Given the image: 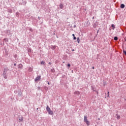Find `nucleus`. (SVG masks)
Returning <instances> with one entry per match:
<instances>
[{"mask_svg": "<svg viewBox=\"0 0 126 126\" xmlns=\"http://www.w3.org/2000/svg\"><path fill=\"white\" fill-rule=\"evenodd\" d=\"M46 111H47L49 115H54V112L51 110V108H50V107L48 106H47L46 107Z\"/></svg>", "mask_w": 126, "mask_h": 126, "instance_id": "f257e3e1", "label": "nucleus"}, {"mask_svg": "<svg viewBox=\"0 0 126 126\" xmlns=\"http://www.w3.org/2000/svg\"><path fill=\"white\" fill-rule=\"evenodd\" d=\"M9 70V69L7 68H5L4 69V71H3V75L4 78H5V79L6 78V73Z\"/></svg>", "mask_w": 126, "mask_h": 126, "instance_id": "f03ea898", "label": "nucleus"}, {"mask_svg": "<svg viewBox=\"0 0 126 126\" xmlns=\"http://www.w3.org/2000/svg\"><path fill=\"white\" fill-rule=\"evenodd\" d=\"M40 79H41V76H38L35 79L34 81H35V82H37V81H39Z\"/></svg>", "mask_w": 126, "mask_h": 126, "instance_id": "7ed1b4c3", "label": "nucleus"}, {"mask_svg": "<svg viewBox=\"0 0 126 126\" xmlns=\"http://www.w3.org/2000/svg\"><path fill=\"white\" fill-rule=\"evenodd\" d=\"M19 123L23 122V117L19 116Z\"/></svg>", "mask_w": 126, "mask_h": 126, "instance_id": "20e7f679", "label": "nucleus"}, {"mask_svg": "<svg viewBox=\"0 0 126 126\" xmlns=\"http://www.w3.org/2000/svg\"><path fill=\"white\" fill-rule=\"evenodd\" d=\"M63 8V3H60V8L61 9H62V8Z\"/></svg>", "mask_w": 126, "mask_h": 126, "instance_id": "39448f33", "label": "nucleus"}, {"mask_svg": "<svg viewBox=\"0 0 126 126\" xmlns=\"http://www.w3.org/2000/svg\"><path fill=\"white\" fill-rule=\"evenodd\" d=\"M29 71L30 72H32V71H33V68L30 67L29 68Z\"/></svg>", "mask_w": 126, "mask_h": 126, "instance_id": "423d86ee", "label": "nucleus"}, {"mask_svg": "<svg viewBox=\"0 0 126 126\" xmlns=\"http://www.w3.org/2000/svg\"><path fill=\"white\" fill-rule=\"evenodd\" d=\"M115 28H116V27H115V25H114V24H112L111 29H112V30H114L115 29Z\"/></svg>", "mask_w": 126, "mask_h": 126, "instance_id": "0eeeda50", "label": "nucleus"}, {"mask_svg": "<svg viewBox=\"0 0 126 126\" xmlns=\"http://www.w3.org/2000/svg\"><path fill=\"white\" fill-rule=\"evenodd\" d=\"M88 121V120H87V116H84V122H85V123L86 122H87Z\"/></svg>", "mask_w": 126, "mask_h": 126, "instance_id": "6e6552de", "label": "nucleus"}, {"mask_svg": "<svg viewBox=\"0 0 126 126\" xmlns=\"http://www.w3.org/2000/svg\"><path fill=\"white\" fill-rule=\"evenodd\" d=\"M116 117L117 119H118V120H120V119H121V116L118 114H116Z\"/></svg>", "mask_w": 126, "mask_h": 126, "instance_id": "1a4fd4ad", "label": "nucleus"}, {"mask_svg": "<svg viewBox=\"0 0 126 126\" xmlns=\"http://www.w3.org/2000/svg\"><path fill=\"white\" fill-rule=\"evenodd\" d=\"M74 94H77V95H79V94H80V93H79V91H76L74 92Z\"/></svg>", "mask_w": 126, "mask_h": 126, "instance_id": "9d476101", "label": "nucleus"}, {"mask_svg": "<svg viewBox=\"0 0 126 126\" xmlns=\"http://www.w3.org/2000/svg\"><path fill=\"white\" fill-rule=\"evenodd\" d=\"M121 8H125V5L124 4H122L120 6Z\"/></svg>", "mask_w": 126, "mask_h": 126, "instance_id": "9b49d317", "label": "nucleus"}, {"mask_svg": "<svg viewBox=\"0 0 126 126\" xmlns=\"http://www.w3.org/2000/svg\"><path fill=\"white\" fill-rule=\"evenodd\" d=\"M86 123V124L87 125V126H89V125H90V123L89 122V121H86V122H85Z\"/></svg>", "mask_w": 126, "mask_h": 126, "instance_id": "f8f14e48", "label": "nucleus"}, {"mask_svg": "<svg viewBox=\"0 0 126 126\" xmlns=\"http://www.w3.org/2000/svg\"><path fill=\"white\" fill-rule=\"evenodd\" d=\"M44 89L46 91H48V90H49V88H48L47 87H44Z\"/></svg>", "mask_w": 126, "mask_h": 126, "instance_id": "ddd939ff", "label": "nucleus"}, {"mask_svg": "<svg viewBox=\"0 0 126 126\" xmlns=\"http://www.w3.org/2000/svg\"><path fill=\"white\" fill-rule=\"evenodd\" d=\"M51 49H52V50H55V49H56V46H52Z\"/></svg>", "mask_w": 126, "mask_h": 126, "instance_id": "4468645a", "label": "nucleus"}, {"mask_svg": "<svg viewBox=\"0 0 126 126\" xmlns=\"http://www.w3.org/2000/svg\"><path fill=\"white\" fill-rule=\"evenodd\" d=\"M114 39L115 40V41H118V37H114Z\"/></svg>", "mask_w": 126, "mask_h": 126, "instance_id": "2eb2a0df", "label": "nucleus"}, {"mask_svg": "<svg viewBox=\"0 0 126 126\" xmlns=\"http://www.w3.org/2000/svg\"><path fill=\"white\" fill-rule=\"evenodd\" d=\"M8 12H10V13H11L12 12V10L11 9L8 10Z\"/></svg>", "mask_w": 126, "mask_h": 126, "instance_id": "dca6fc26", "label": "nucleus"}, {"mask_svg": "<svg viewBox=\"0 0 126 126\" xmlns=\"http://www.w3.org/2000/svg\"><path fill=\"white\" fill-rule=\"evenodd\" d=\"M51 72L54 73V72H55V70L54 69H51Z\"/></svg>", "mask_w": 126, "mask_h": 126, "instance_id": "f3484780", "label": "nucleus"}, {"mask_svg": "<svg viewBox=\"0 0 126 126\" xmlns=\"http://www.w3.org/2000/svg\"><path fill=\"white\" fill-rule=\"evenodd\" d=\"M5 56H8V53L7 51H5Z\"/></svg>", "mask_w": 126, "mask_h": 126, "instance_id": "a211bd4d", "label": "nucleus"}, {"mask_svg": "<svg viewBox=\"0 0 126 126\" xmlns=\"http://www.w3.org/2000/svg\"><path fill=\"white\" fill-rule=\"evenodd\" d=\"M41 64H45V62L42 61L41 63Z\"/></svg>", "mask_w": 126, "mask_h": 126, "instance_id": "6ab92c4d", "label": "nucleus"}, {"mask_svg": "<svg viewBox=\"0 0 126 126\" xmlns=\"http://www.w3.org/2000/svg\"><path fill=\"white\" fill-rule=\"evenodd\" d=\"M22 64H19V67H21V68H22Z\"/></svg>", "mask_w": 126, "mask_h": 126, "instance_id": "aec40b11", "label": "nucleus"}, {"mask_svg": "<svg viewBox=\"0 0 126 126\" xmlns=\"http://www.w3.org/2000/svg\"><path fill=\"white\" fill-rule=\"evenodd\" d=\"M16 16H19V13H16Z\"/></svg>", "mask_w": 126, "mask_h": 126, "instance_id": "412c9836", "label": "nucleus"}, {"mask_svg": "<svg viewBox=\"0 0 126 126\" xmlns=\"http://www.w3.org/2000/svg\"><path fill=\"white\" fill-rule=\"evenodd\" d=\"M14 57L15 59H16V58H17V55L16 54V55H14Z\"/></svg>", "mask_w": 126, "mask_h": 126, "instance_id": "4be33fe9", "label": "nucleus"}, {"mask_svg": "<svg viewBox=\"0 0 126 126\" xmlns=\"http://www.w3.org/2000/svg\"><path fill=\"white\" fill-rule=\"evenodd\" d=\"M28 52H29L30 53H31V49H29Z\"/></svg>", "mask_w": 126, "mask_h": 126, "instance_id": "5701e85b", "label": "nucleus"}, {"mask_svg": "<svg viewBox=\"0 0 126 126\" xmlns=\"http://www.w3.org/2000/svg\"><path fill=\"white\" fill-rule=\"evenodd\" d=\"M67 66H68V67H70V64L68 63L67 64Z\"/></svg>", "mask_w": 126, "mask_h": 126, "instance_id": "b1692460", "label": "nucleus"}, {"mask_svg": "<svg viewBox=\"0 0 126 126\" xmlns=\"http://www.w3.org/2000/svg\"><path fill=\"white\" fill-rule=\"evenodd\" d=\"M73 39H74V40H76V37L74 36V37H73Z\"/></svg>", "mask_w": 126, "mask_h": 126, "instance_id": "393cba45", "label": "nucleus"}, {"mask_svg": "<svg viewBox=\"0 0 126 126\" xmlns=\"http://www.w3.org/2000/svg\"><path fill=\"white\" fill-rule=\"evenodd\" d=\"M77 40H78V43H79V37H78V38H77Z\"/></svg>", "mask_w": 126, "mask_h": 126, "instance_id": "a878e982", "label": "nucleus"}, {"mask_svg": "<svg viewBox=\"0 0 126 126\" xmlns=\"http://www.w3.org/2000/svg\"><path fill=\"white\" fill-rule=\"evenodd\" d=\"M124 53L125 55H126V51H124Z\"/></svg>", "mask_w": 126, "mask_h": 126, "instance_id": "bb28decb", "label": "nucleus"}, {"mask_svg": "<svg viewBox=\"0 0 126 126\" xmlns=\"http://www.w3.org/2000/svg\"><path fill=\"white\" fill-rule=\"evenodd\" d=\"M49 64H50V65L52 64V63L49 62Z\"/></svg>", "mask_w": 126, "mask_h": 126, "instance_id": "cd10ccee", "label": "nucleus"}, {"mask_svg": "<svg viewBox=\"0 0 126 126\" xmlns=\"http://www.w3.org/2000/svg\"><path fill=\"white\" fill-rule=\"evenodd\" d=\"M108 97H109V92H108Z\"/></svg>", "mask_w": 126, "mask_h": 126, "instance_id": "c85d7f7f", "label": "nucleus"}, {"mask_svg": "<svg viewBox=\"0 0 126 126\" xmlns=\"http://www.w3.org/2000/svg\"><path fill=\"white\" fill-rule=\"evenodd\" d=\"M72 36H73V37L75 36V35H74V34H72Z\"/></svg>", "mask_w": 126, "mask_h": 126, "instance_id": "c756f323", "label": "nucleus"}, {"mask_svg": "<svg viewBox=\"0 0 126 126\" xmlns=\"http://www.w3.org/2000/svg\"><path fill=\"white\" fill-rule=\"evenodd\" d=\"M14 66H15L16 65V63H14Z\"/></svg>", "mask_w": 126, "mask_h": 126, "instance_id": "7c9ffc66", "label": "nucleus"}, {"mask_svg": "<svg viewBox=\"0 0 126 126\" xmlns=\"http://www.w3.org/2000/svg\"><path fill=\"white\" fill-rule=\"evenodd\" d=\"M48 85H50V83L48 82Z\"/></svg>", "mask_w": 126, "mask_h": 126, "instance_id": "2f4dec72", "label": "nucleus"}, {"mask_svg": "<svg viewBox=\"0 0 126 126\" xmlns=\"http://www.w3.org/2000/svg\"><path fill=\"white\" fill-rule=\"evenodd\" d=\"M94 66H93V69H94Z\"/></svg>", "mask_w": 126, "mask_h": 126, "instance_id": "473e14b6", "label": "nucleus"}, {"mask_svg": "<svg viewBox=\"0 0 126 126\" xmlns=\"http://www.w3.org/2000/svg\"><path fill=\"white\" fill-rule=\"evenodd\" d=\"M30 30V31H31L32 30V29H31Z\"/></svg>", "mask_w": 126, "mask_h": 126, "instance_id": "72a5a7b5", "label": "nucleus"}, {"mask_svg": "<svg viewBox=\"0 0 126 126\" xmlns=\"http://www.w3.org/2000/svg\"><path fill=\"white\" fill-rule=\"evenodd\" d=\"M94 91H95V90L94 89H93Z\"/></svg>", "mask_w": 126, "mask_h": 126, "instance_id": "f704fd0d", "label": "nucleus"}, {"mask_svg": "<svg viewBox=\"0 0 126 126\" xmlns=\"http://www.w3.org/2000/svg\"><path fill=\"white\" fill-rule=\"evenodd\" d=\"M72 51H74V49H73Z\"/></svg>", "mask_w": 126, "mask_h": 126, "instance_id": "c9c22d12", "label": "nucleus"}, {"mask_svg": "<svg viewBox=\"0 0 126 126\" xmlns=\"http://www.w3.org/2000/svg\"><path fill=\"white\" fill-rule=\"evenodd\" d=\"M38 18H40V17H38Z\"/></svg>", "mask_w": 126, "mask_h": 126, "instance_id": "e433bc0d", "label": "nucleus"}, {"mask_svg": "<svg viewBox=\"0 0 126 126\" xmlns=\"http://www.w3.org/2000/svg\"><path fill=\"white\" fill-rule=\"evenodd\" d=\"M38 89H40V87H39V88H38Z\"/></svg>", "mask_w": 126, "mask_h": 126, "instance_id": "4c0bfd02", "label": "nucleus"}, {"mask_svg": "<svg viewBox=\"0 0 126 126\" xmlns=\"http://www.w3.org/2000/svg\"><path fill=\"white\" fill-rule=\"evenodd\" d=\"M74 27H75V26H74Z\"/></svg>", "mask_w": 126, "mask_h": 126, "instance_id": "58836bf2", "label": "nucleus"}]
</instances>
